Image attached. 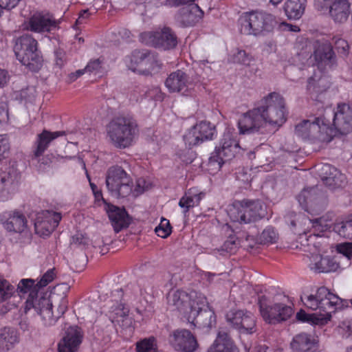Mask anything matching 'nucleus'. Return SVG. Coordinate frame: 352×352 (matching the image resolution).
<instances>
[{"label": "nucleus", "instance_id": "obj_1", "mask_svg": "<svg viewBox=\"0 0 352 352\" xmlns=\"http://www.w3.org/2000/svg\"><path fill=\"white\" fill-rule=\"evenodd\" d=\"M288 114L284 98L272 92L259 100L255 107L242 114L238 122L240 134L249 135L260 131L265 124L281 126Z\"/></svg>", "mask_w": 352, "mask_h": 352}, {"label": "nucleus", "instance_id": "obj_2", "mask_svg": "<svg viewBox=\"0 0 352 352\" xmlns=\"http://www.w3.org/2000/svg\"><path fill=\"white\" fill-rule=\"evenodd\" d=\"M138 132V123L129 116H116L106 125L107 137L109 142L119 149L132 146Z\"/></svg>", "mask_w": 352, "mask_h": 352}, {"label": "nucleus", "instance_id": "obj_3", "mask_svg": "<svg viewBox=\"0 0 352 352\" xmlns=\"http://www.w3.org/2000/svg\"><path fill=\"white\" fill-rule=\"evenodd\" d=\"M300 300L307 308L314 311L319 310L326 322L330 320L333 313L344 306L347 307L346 301L331 293L325 287L318 288L314 294L300 296Z\"/></svg>", "mask_w": 352, "mask_h": 352}, {"label": "nucleus", "instance_id": "obj_4", "mask_svg": "<svg viewBox=\"0 0 352 352\" xmlns=\"http://www.w3.org/2000/svg\"><path fill=\"white\" fill-rule=\"evenodd\" d=\"M240 32L245 35L260 36L273 30L276 25L275 17L264 12L243 13L239 19Z\"/></svg>", "mask_w": 352, "mask_h": 352}, {"label": "nucleus", "instance_id": "obj_5", "mask_svg": "<svg viewBox=\"0 0 352 352\" xmlns=\"http://www.w3.org/2000/svg\"><path fill=\"white\" fill-rule=\"evenodd\" d=\"M13 50L16 59L29 70L36 72L41 67L43 60L38 51V42L31 34L18 37Z\"/></svg>", "mask_w": 352, "mask_h": 352}, {"label": "nucleus", "instance_id": "obj_6", "mask_svg": "<svg viewBox=\"0 0 352 352\" xmlns=\"http://www.w3.org/2000/svg\"><path fill=\"white\" fill-rule=\"evenodd\" d=\"M309 48L311 52L301 51L298 54V58L302 65L311 66L316 65L318 68H331L335 64L336 56L331 44L326 39L316 40Z\"/></svg>", "mask_w": 352, "mask_h": 352}, {"label": "nucleus", "instance_id": "obj_7", "mask_svg": "<svg viewBox=\"0 0 352 352\" xmlns=\"http://www.w3.org/2000/svg\"><path fill=\"white\" fill-rule=\"evenodd\" d=\"M105 183L111 195L116 198H125L132 193L133 180L124 168L118 165L108 168Z\"/></svg>", "mask_w": 352, "mask_h": 352}, {"label": "nucleus", "instance_id": "obj_8", "mask_svg": "<svg viewBox=\"0 0 352 352\" xmlns=\"http://www.w3.org/2000/svg\"><path fill=\"white\" fill-rule=\"evenodd\" d=\"M265 210L259 200L243 199L233 204L230 217L241 224L254 223L265 217Z\"/></svg>", "mask_w": 352, "mask_h": 352}, {"label": "nucleus", "instance_id": "obj_9", "mask_svg": "<svg viewBox=\"0 0 352 352\" xmlns=\"http://www.w3.org/2000/svg\"><path fill=\"white\" fill-rule=\"evenodd\" d=\"M239 150L240 146L236 135L230 131L225 132L221 140L220 146L216 147L211 153L208 165L214 170H220L222 165L234 157Z\"/></svg>", "mask_w": 352, "mask_h": 352}, {"label": "nucleus", "instance_id": "obj_10", "mask_svg": "<svg viewBox=\"0 0 352 352\" xmlns=\"http://www.w3.org/2000/svg\"><path fill=\"white\" fill-rule=\"evenodd\" d=\"M258 305L263 320L270 324H276L286 321L293 314L291 306L279 302L270 304L265 296L258 297Z\"/></svg>", "mask_w": 352, "mask_h": 352}, {"label": "nucleus", "instance_id": "obj_11", "mask_svg": "<svg viewBox=\"0 0 352 352\" xmlns=\"http://www.w3.org/2000/svg\"><path fill=\"white\" fill-rule=\"evenodd\" d=\"M319 118L314 119L313 122L305 120L298 124L295 128L296 135L304 140H308L313 142H330L335 136L334 131L329 129L323 130V125H320Z\"/></svg>", "mask_w": 352, "mask_h": 352}, {"label": "nucleus", "instance_id": "obj_12", "mask_svg": "<svg viewBox=\"0 0 352 352\" xmlns=\"http://www.w3.org/2000/svg\"><path fill=\"white\" fill-rule=\"evenodd\" d=\"M296 198L302 208L310 214L322 212L328 203L327 195L318 186L305 188Z\"/></svg>", "mask_w": 352, "mask_h": 352}, {"label": "nucleus", "instance_id": "obj_13", "mask_svg": "<svg viewBox=\"0 0 352 352\" xmlns=\"http://www.w3.org/2000/svg\"><path fill=\"white\" fill-rule=\"evenodd\" d=\"M228 324L241 334L252 335L257 331L256 318L245 309L231 310L226 314Z\"/></svg>", "mask_w": 352, "mask_h": 352}, {"label": "nucleus", "instance_id": "obj_14", "mask_svg": "<svg viewBox=\"0 0 352 352\" xmlns=\"http://www.w3.org/2000/svg\"><path fill=\"white\" fill-rule=\"evenodd\" d=\"M332 125L323 123V130L334 131L335 136L337 134L346 135L352 131V109L346 103L338 104L336 110L332 113Z\"/></svg>", "mask_w": 352, "mask_h": 352}, {"label": "nucleus", "instance_id": "obj_15", "mask_svg": "<svg viewBox=\"0 0 352 352\" xmlns=\"http://www.w3.org/2000/svg\"><path fill=\"white\" fill-rule=\"evenodd\" d=\"M205 302L206 298L201 296H199L194 307L186 318L188 322L194 327L210 329L216 324V316L214 311L208 307L203 308Z\"/></svg>", "mask_w": 352, "mask_h": 352}, {"label": "nucleus", "instance_id": "obj_16", "mask_svg": "<svg viewBox=\"0 0 352 352\" xmlns=\"http://www.w3.org/2000/svg\"><path fill=\"white\" fill-rule=\"evenodd\" d=\"M140 41L146 45L164 50H169L176 46L177 41L175 34L169 28L164 27L154 32H143L140 36Z\"/></svg>", "mask_w": 352, "mask_h": 352}, {"label": "nucleus", "instance_id": "obj_17", "mask_svg": "<svg viewBox=\"0 0 352 352\" xmlns=\"http://www.w3.org/2000/svg\"><path fill=\"white\" fill-rule=\"evenodd\" d=\"M217 136L214 125L208 121H201L193 126L184 136L186 144L195 146L205 141L212 140Z\"/></svg>", "mask_w": 352, "mask_h": 352}, {"label": "nucleus", "instance_id": "obj_18", "mask_svg": "<svg viewBox=\"0 0 352 352\" xmlns=\"http://www.w3.org/2000/svg\"><path fill=\"white\" fill-rule=\"evenodd\" d=\"M170 346L177 352H195L199 344L195 336L186 329L172 331L168 337Z\"/></svg>", "mask_w": 352, "mask_h": 352}, {"label": "nucleus", "instance_id": "obj_19", "mask_svg": "<svg viewBox=\"0 0 352 352\" xmlns=\"http://www.w3.org/2000/svg\"><path fill=\"white\" fill-rule=\"evenodd\" d=\"M198 299L199 296L195 292L188 294L182 290H177L169 292L167 296L168 305L170 308L182 313L184 317L188 316Z\"/></svg>", "mask_w": 352, "mask_h": 352}, {"label": "nucleus", "instance_id": "obj_20", "mask_svg": "<svg viewBox=\"0 0 352 352\" xmlns=\"http://www.w3.org/2000/svg\"><path fill=\"white\" fill-rule=\"evenodd\" d=\"M61 219L60 212L52 210L38 212L34 223L35 232L41 236H49L58 227Z\"/></svg>", "mask_w": 352, "mask_h": 352}, {"label": "nucleus", "instance_id": "obj_21", "mask_svg": "<svg viewBox=\"0 0 352 352\" xmlns=\"http://www.w3.org/2000/svg\"><path fill=\"white\" fill-rule=\"evenodd\" d=\"M53 16L47 12H37L23 23V28L35 33L49 32L56 28Z\"/></svg>", "mask_w": 352, "mask_h": 352}, {"label": "nucleus", "instance_id": "obj_22", "mask_svg": "<svg viewBox=\"0 0 352 352\" xmlns=\"http://www.w3.org/2000/svg\"><path fill=\"white\" fill-rule=\"evenodd\" d=\"M0 222L5 230L10 232L22 233L28 228V221L24 214L19 210H10L2 212Z\"/></svg>", "mask_w": 352, "mask_h": 352}, {"label": "nucleus", "instance_id": "obj_23", "mask_svg": "<svg viewBox=\"0 0 352 352\" xmlns=\"http://www.w3.org/2000/svg\"><path fill=\"white\" fill-rule=\"evenodd\" d=\"M21 178L19 173L14 168L0 174V201L8 200L17 189Z\"/></svg>", "mask_w": 352, "mask_h": 352}, {"label": "nucleus", "instance_id": "obj_24", "mask_svg": "<svg viewBox=\"0 0 352 352\" xmlns=\"http://www.w3.org/2000/svg\"><path fill=\"white\" fill-rule=\"evenodd\" d=\"M83 338L82 329L77 327H69L63 338L58 344V352H76Z\"/></svg>", "mask_w": 352, "mask_h": 352}, {"label": "nucleus", "instance_id": "obj_25", "mask_svg": "<svg viewBox=\"0 0 352 352\" xmlns=\"http://www.w3.org/2000/svg\"><path fill=\"white\" fill-rule=\"evenodd\" d=\"M321 174L323 183L331 190L342 188L347 183L346 176L329 164L322 166Z\"/></svg>", "mask_w": 352, "mask_h": 352}, {"label": "nucleus", "instance_id": "obj_26", "mask_svg": "<svg viewBox=\"0 0 352 352\" xmlns=\"http://www.w3.org/2000/svg\"><path fill=\"white\" fill-rule=\"evenodd\" d=\"M204 16V12L197 5L190 4L182 8L176 15L177 22L182 26H192L199 22Z\"/></svg>", "mask_w": 352, "mask_h": 352}, {"label": "nucleus", "instance_id": "obj_27", "mask_svg": "<svg viewBox=\"0 0 352 352\" xmlns=\"http://www.w3.org/2000/svg\"><path fill=\"white\" fill-rule=\"evenodd\" d=\"M309 267L318 273H327L336 271L340 265L334 258L323 257L320 254H312L310 257Z\"/></svg>", "mask_w": 352, "mask_h": 352}, {"label": "nucleus", "instance_id": "obj_28", "mask_svg": "<svg viewBox=\"0 0 352 352\" xmlns=\"http://www.w3.org/2000/svg\"><path fill=\"white\" fill-rule=\"evenodd\" d=\"M351 13L349 0H337L327 10V14L336 23L342 24L347 21Z\"/></svg>", "mask_w": 352, "mask_h": 352}, {"label": "nucleus", "instance_id": "obj_29", "mask_svg": "<svg viewBox=\"0 0 352 352\" xmlns=\"http://www.w3.org/2000/svg\"><path fill=\"white\" fill-rule=\"evenodd\" d=\"M65 135V132L63 131L50 132L44 129L42 133L37 135L34 142L33 146V155L34 157L36 158L41 156L47 150L52 140Z\"/></svg>", "mask_w": 352, "mask_h": 352}, {"label": "nucleus", "instance_id": "obj_30", "mask_svg": "<svg viewBox=\"0 0 352 352\" xmlns=\"http://www.w3.org/2000/svg\"><path fill=\"white\" fill-rule=\"evenodd\" d=\"M208 352H239V350L230 334L220 330Z\"/></svg>", "mask_w": 352, "mask_h": 352}, {"label": "nucleus", "instance_id": "obj_31", "mask_svg": "<svg viewBox=\"0 0 352 352\" xmlns=\"http://www.w3.org/2000/svg\"><path fill=\"white\" fill-rule=\"evenodd\" d=\"M317 343V340L311 335L300 333L293 338L290 345L293 352H313Z\"/></svg>", "mask_w": 352, "mask_h": 352}, {"label": "nucleus", "instance_id": "obj_32", "mask_svg": "<svg viewBox=\"0 0 352 352\" xmlns=\"http://www.w3.org/2000/svg\"><path fill=\"white\" fill-rule=\"evenodd\" d=\"M36 313L41 316L44 325L52 326L55 324L60 317L54 316L52 311V304L48 298H41L36 307Z\"/></svg>", "mask_w": 352, "mask_h": 352}, {"label": "nucleus", "instance_id": "obj_33", "mask_svg": "<svg viewBox=\"0 0 352 352\" xmlns=\"http://www.w3.org/2000/svg\"><path fill=\"white\" fill-rule=\"evenodd\" d=\"M19 342L17 331L11 327L0 330V351H8Z\"/></svg>", "mask_w": 352, "mask_h": 352}, {"label": "nucleus", "instance_id": "obj_34", "mask_svg": "<svg viewBox=\"0 0 352 352\" xmlns=\"http://www.w3.org/2000/svg\"><path fill=\"white\" fill-rule=\"evenodd\" d=\"M123 295L122 289H116L112 292V296L115 298L113 300L116 302L110 307V313L115 315L114 316H110L111 320L118 318H124L129 313V309L125 307L122 302Z\"/></svg>", "mask_w": 352, "mask_h": 352}, {"label": "nucleus", "instance_id": "obj_35", "mask_svg": "<svg viewBox=\"0 0 352 352\" xmlns=\"http://www.w3.org/2000/svg\"><path fill=\"white\" fill-rule=\"evenodd\" d=\"M307 0H287L285 3V12L290 19H299L303 14Z\"/></svg>", "mask_w": 352, "mask_h": 352}, {"label": "nucleus", "instance_id": "obj_36", "mask_svg": "<svg viewBox=\"0 0 352 352\" xmlns=\"http://www.w3.org/2000/svg\"><path fill=\"white\" fill-rule=\"evenodd\" d=\"M113 209H110L108 212L109 218L116 232H119L122 228L127 227L128 223L126 219V210L120 209L113 206Z\"/></svg>", "mask_w": 352, "mask_h": 352}, {"label": "nucleus", "instance_id": "obj_37", "mask_svg": "<svg viewBox=\"0 0 352 352\" xmlns=\"http://www.w3.org/2000/svg\"><path fill=\"white\" fill-rule=\"evenodd\" d=\"M160 69V64L158 63L155 57L153 54L146 52L145 58L142 60V63L140 64L137 73L144 76H148L158 72Z\"/></svg>", "mask_w": 352, "mask_h": 352}, {"label": "nucleus", "instance_id": "obj_38", "mask_svg": "<svg viewBox=\"0 0 352 352\" xmlns=\"http://www.w3.org/2000/svg\"><path fill=\"white\" fill-rule=\"evenodd\" d=\"M188 77L182 70L172 72L166 78L165 85L166 88H182L188 86Z\"/></svg>", "mask_w": 352, "mask_h": 352}, {"label": "nucleus", "instance_id": "obj_39", "mask_svg": "<svg viewBox=\"0 0 352 352\" xmlns=\"http://www.w3.org/2000/svg\"><path fill=\"white\" fill-rule=\"evenodd\" d=\"M333 230L343 238L352 239V215L342 221L336 223L334 225Z\"/></svg>", "mask_w": 352, "mask_h": 352}, {"label": "nucleus", "instance_id": "obj_40", "mask_svg": "<svg viewBox=\"0 0 352 352\" xmlns=\"http://www.w3.org/2000/svg\"><path fill=\"white\" fill-rule=\"evenodd\" d=\"M146 52L135 50L131 55L125 58V63L127 67L134 72H137L142 60L145 58Z\"/></svg>", "mask_w": 352, "mask_h": 352}, {"label": "nucleus", "instance_id": "obj_41", "mask_svg": "<svg viewBox=\"0 0 352 352\" xmlns=\"http://www.w3.org/2000/svg\"><path fill=\"white\" fill-rule=\"evenodd\" d=\"M135 345L137 352H157V340L153 336L142 339Z\"/></svg>", "mask_w": 352, "mask_h": 352}, {"label": "nucleus", "instance_id": "obj_42", "mask_svg": "<svg viewBox=\"0 0 352 352\" xmlns=\"http://www.w3.org/2000/svg\"><path fill=\"white\" fill-rule=\"evenodd\" d=\"M85 74L101 76L105 72L103 67V60L101 58H96L90 60L84 68Z\"/></svg>", "mask_w": 352, "mask_h": 352}, {"label": "nucleus", "instance_id": "obj_43", "mask_svg": "<svg viewBox=\"0 0 352 352\" xmlns=\"http://www.w3.org/2000/svg\"><path fill=\"white\" fill-rule=\"evenodd\" d=\"M201 198L202 194H195L193 196L185 194V195L180 199L179 206L184 208V213L186 214L188 212L190 208L199 205Z\"/></svg>", "mask_w": 352, "mask_h": 352}, {"label": "nucleus", "instance_id": "obj_44", "mask_svg": "<svg viewBox=\"0 0 352 352\" xmlns=\"http://www.w3.org/2000/svg\"><path fill=\"white\" fill-rule=\"evenodd\" d=\"M35 280L32 278L21 279L17 285L16 292L19 294H26L30 292L32 295H36L40 289L36 285Z\"/></svg>", "mask_w": 352, "mask_h": 352}, {"label": "nucleus", "instance_id": "obj_45", "mask_svg": "<svg viewBox=\"0 0 352 352\" xmlns=\"http://www.w3.org/2000/svg\"><path fill=\"white\" fill-rule=\"evenodd\" d=\"M16 292L14 286L6 279L0 278V302H3L12 297Z\"/></svg>", "mask_w": 352, "mask_h": 352}, {"label": "nucleus", "instance_id": "obj_46", "mask_svg": "<svg viewBox=\"0 0 352 352\" xmlns=\"http://www.w3.org/2000/svg\"><path fill=\"white\" fill-rule=\"evenodd\" d=\"M278 234L272 227L266 228L261 234L258 241L261 244H270L276 242Z\"/></svg>", "mask_w": 352, "mask_h": 352}, {"label": "nucleus", "instance_id": "obj_47", "mask_svg": "<svg viewBox=\"0 0 352 352\" xmlns=\"http://www.w3.org/2000/svg\"><path fill=\"white\" fill-rule=\"evenodd\" d=\"M155 232L158 236L167 238L172 232V227L169 221L162 217L160 223L155 228Z\"/></svg>", "mask_w": 352, "mask_h": 352}, {"label": "nucleus", "instance_id": "obj_48", "mask_svg": "<svg viewBox=\"0 0 352 352\" xmlns=\"http://www.w3.org/2000/svg\"><path fill=\"white\" fill-rule=\"evenodd\" d=\"M239 245V243L236 236L235 235H230L221 247L220 251L233 254L236 251Z\"/></svg>", "mask_w": 352, "mask_h": 352}, {"label": "nucleus", "instance_id": "obj_49", "mask_svg": "<svg viewBox=\"0 0 352 352\" xmlns=\"http://www.w3.org/2000/svg\"><path fill=\"white\" fill-rule=\"evenodd\" d=\"M252 60V57L248 54L244 50H237L232 56L233 63H239L244 65H250Z\"/></svg>", "mask_w": 352, "mask_h": 352}, {"label": "nucleus", "instance_id": "obj_50", "mask_svg": "<svg viewBox=\"0 0 352 352\" xmlns=\"http://www.w3.org/2000/svg\"><path fill=\"white\" fill-rule=\"evenodd\" d=\"M333 41L338 53L343 56H346L348 54L349 45L346 40L339 36H336L333 38Z\"/></svg>", "mask_w": 352, "mask_h": 352}, {"label": "nucleus", "instance_id": "obj_51", "mask_svg": "<svg viewBox=\"0 0 352 352\" xmlns=\"http://www.w3.org/2000/svg\"><path fill=\"white\" fill-rule=\"evenodd\" d=\"M55 268L49 269L41 278L40 280L36 284L38 288L41 289L46 287L52 282L56 278V274Z\"/></svg>", "mask_w": 352, "mask_h": 352}, {"label": "nucleus", "instance_id": "obj_52", "mask_svg": "<svg viewBox=\"0 0 352 352\" xmlns=\"http://www.w3.org/2000/svg\"><path fill=\"white\" fill-rule=\"evenodd\" d=\"M115 109L109 107V102L106 100L98 110V114L102 119L107 118L114 114Z\"/></svg>", "mask_w": 352, "mask_h": 352}, {"label": "nucleus", "instance_id": "obj_53", "mask_svg": "<svg viewBox=\"0 0 352 352\" xmlns=\"http://www.w3.org/2000/svg\"><path fill=\"white\" fill-rule=\"evenodd\" d=\"M313 228L315 230L324 232L329 230V226L327 222L322 218L316 219L312 221Z\"/></svg>", "mask_w": 352, "mask_h": 352}, {"label": "nucleus", "instance_id": "obj_54", "mask_svg": "<svg viewBox=\"0 0 352 352\" xmlns=\"http://www.w3.org/2000/svg\"><path fill=\"white\" fill-rule=\"evenodd\" d=\"M338 252L346 256L348 260L352 258V243H345L338 247Z\"/></svg>", "mask_w": 352, "mask_h": 352}, {"label": "nucleus", "instance_id": "obj_55", "mask_svg": "<svg viewBox=\"0 0 352 352\" xmlns=\"http://www.w3.org/2000/svg\"><path fill=\"white\" fill-rule=\"evenodd\" d=\"M39 299L34 298V295L30 294L29 297L25 302L24 311L27 313L32 308H34L36 311V307H38V302Z\"/></svg>", "mask_w": 352, "mask_h": 352}, {"label": "nucleus", "instance_id": "obj_56", "mask_svg": "<svg viewBox=\"0 0 352 352\" xmlns=\"http://www.w3.org/2000/svg\"><path fill=\"white\" fill-rule=\"evenodd\" d=\"M72 245L80 246L87 243V239L81 233H76L72 237L70 242Z\"/></svg>", "mask_w": 352, "mask_h": 352}, {"label": "nucleus", "instance_id": "obj_57", "mask_svg": "<svg viewBox=\"0 0 352 352\" xmlns=\"http://www.w3.org/2000/svg\"><path fill=\"white\" fill-rule=\"evenodd\" d=\"M145 181L142 178L137 179L134 189L132 188V193L134 197H138L144 191Z\"/></svg>", "mask_w": 352, "mask_h": 352}, {"label": "nucleus", "instance_id": "obj_58", "mask_svg": "<svg viewBox=\"0 0 352 352\" xmlns=\"http://www.w3.org/2000/svg\"><path fill=\"white\" fill-rule=\"evenodd\" d=\"M20 0H0V16H1L2 9L10 10L14 8L19 3Z\"/></svg>", "mask_w": 352, "mask_h": 352}, {"label": "nucleus", "instance_id": "obj_59", "mask_svg": "<svg viewBox=\"0 0 352 352\" xmlns=\"http://www.w3.org/2000/svg\"><path fill=\"white\" fill-rule=\"evenodd\" d=\"M30 90L31 89H19V90L15 91L14 92V94L16 99H19L20 100L31 101L32 100L30 99V98L27 97L28 92V91H30ZM32 90L35 91V89H32Z\"/></svg>", "mask_w": 352, "mask_h": 352}, {"label": "nucleus", "instance_id": "obj_60", "mask_svg": "<svg viewBox=\"0 0 352 352\" xmlns=\"http://www.w3.org/2000/svg\"><path fill=\"white\" fill-rule=\"evenodd\" d=\"M55 61L56 65L61 67L65 63V54L61 50H57L55 52Z\"/></svg>", "mask_w": 352, "mask_h": 352}, {"label": "nucleus", "instance_id": "obj_61", "mask_svg": "<svg viewBox=\"0 0 352 352\" xmlns=\"http://www.w3.org/2000/svg\"><path fill=\"white\" fill-rule=\"evenodd\" d=\"M90 187L94 195L95 199L97 201L102 200L103 203L107 204L106 200L102 197V191L98 189V186L95 184L90 182Z\"/></svg>", "mask_w": 352, "mask_h": 352}, {"label": "nucleus", "instance_id": "obj_62", "mask_svg": "<svg viewBox=\"0 0 352 352\" xmlns=\"http://www.w3.org/2000/svg\"><path fill=\"white\" fill-rule=\"evenodd\" d=\"M85 72L84 69H78L75 72H72L67 76V82H72L76 80L82 75L85 74Z\"/></svg>", "mask_w": 352, "mask_h": 352}, {"label": "nucleus", "instance_id": "obj_63", "mask_svg": "<svg viewBox=\"0 0 352 352\" xmlns=\"http://www.w3.org/2000/svg\"><path fill=\"white\" fill-rule=\"evenodd\" d=\"M311 315L307 314L304 310L301 309L296 314V319L300 322H309L311 320Z\"/></svg>", "mask_w": 352, "mask_h": 352}, {"label": "nucleus", "instance_id": "obj_64", "mask_svg": "<svg viewBox=\"0 0 352 352\" xmlns=\"http://www.w3.org/2000/svg\"><path fill=\"white\" fill-rule=\"evenodd\" d=\"M9 150V144L6 140L0 138V160L3 157L4 153Z\"/></svg>", "mask_w": 352, "mask_h": 352}]
</instances>
